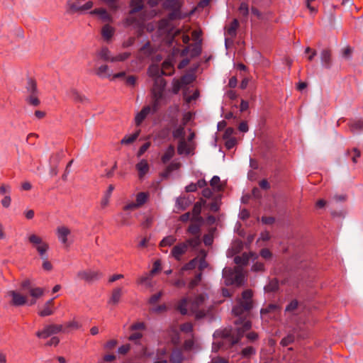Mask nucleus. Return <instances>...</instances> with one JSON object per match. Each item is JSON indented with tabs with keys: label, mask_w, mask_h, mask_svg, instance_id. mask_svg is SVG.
<instances>
[{
	"label": "nucleus",
	"mask_w": 363,
	"mask_h": 363,
	"mask_svg": "<svg viewBox=\"0 0 363 363\" xmlns=\"http://www.w3.org/2000/svg\"><path fill=\"white\" fill-rule=\"evenodd\" d=\"M210 3V0H201L197 6L191 9L190 12L182 11V4L179 0H166L164 6L169 11L167 14L169 21L182 20L188 16H192L196 13L206 16L207 12L204 11Z\"/></svg>",
	"instance_id": "obj_1"
},
{
	"label": "nucleus",
	"mask_w": 363,
	"mask_h": 363,
	"mask_svg": "<svg viewBox=\"0 0 363 363\" xmlns=\"http://www.w3.org/2000/svg\"><path fill=\"white\" fill-rule=\"evenodd\" d=\"M235 323L236 325L241 324V326H238L235 329L225 328L221 331H216L214 335L220 336L223 339V341L229 342L230 346L235 345L243 337L245 333L249 330L252 326L250 320H244L242 323L240 318L235 320Z\"/></svg>",
	"instance_id": "obj_2"
},
{
	"label": "nucleus",
	"mask_w": 363,
	"mask_h": 363,
	"mask_svg": "<svg viewBox=\"0 0 363 363\" xmlns=\"http://www.w3.org/2000/svg\"><path fill=\"white\" fill-rule=\"evenodd\" d=\"M158 32L160 35L165 34L163 38V40L166 41L167 43L169 45H172L174 43L178 44L177 40L176 39L177 36L181 35L183 43L188 44L190 38L187 34L182 33V31L179 29H174L173 27L174 24H157Z\"/></svg>",
	"instance_id": "obj_3"
},
{
	"label": "nucleus",
	"mask_w": 363,
	"mask_h": 363,
	"mask_svg": "<svg viewBox=\"0 0 363 363\" xmlns=\"http://www.w3.org/2000/svg\"><path fill=\"white\" fill-rule=\"evenodd\" d=\"M252 292L250 289L245 290L242 293V298L237 305L233 308V313L236 316H240L247 313L252 308Z\"/></svg>",
	"instance_id": "obj_4"
},
{
	"label": "nucleus",
	"mask_w": 363,
	"mask_h": 363,
	"mask_svg": "<svg viewBox=\"0 0 363 363\" xmlns=\"http://www.w3.org/2000/svg\"><path fill=\"white\" fill-rule=\"evenodd\" d=\"M208 298L206 294H201L196 296L189 303V309L195 315L196 319H201L206 316V310L205 308V302Z\"/></svg>",
	"instance_id": "obj_5"
},
{
	"label": "nucleus",
	"mask_w": 363,
	"mask_h": 363,
	"mask_svg": "<svg viewBox=\"0 0 363 363\" xmlns=\"http://www.w3.org/2000/svg\"><path fill=\"white\" fill-rule=\"evenodd\" d=\"M26 89L28 94L26 99L27 103L33 106H38L40 104V100L38 99L39 92L35 80L33 78H28Z\"/></svg>",
	"instance_id": "obj_6"
},
{
	"label": "nucleus",
	"mask_w": 363,
	"mask_h": 363,
	"mask_svg": "<svg viewBox=\"0 0 363 363\" xmlns=\"http://www.w3.org/2000/svg\"><path fill=\"white\" fill-rule=\"evenodd\" d=\"M62 325H48L43 330L36 333V336L39 338L45 339L52 335L57 334L62 330Z\"/></svg>",
	"instance_id": "obj_7"
},
{
	"label": "nucleus",
	"mask_w": 363,
	"mask_h": 363,
	"mask_svg": "<svg viewBox=\"0 0 363 363\" xmlns=\"http://www.w3.org/2000/svg\"><path fill=\"white\" fill-rule=\"evenodd\" d=\"M77 277L88 282L100 279L102 277V273L99 271L83 270L77 273Z\"/></svg>",
	"instance_id": "obj_8"
},
{
	"label": "nucleus",
	"mask_w": 363,
	"mask_h": 363,
	"mask_svg": "<svg viewBox=\"0 0 363 363\" xmlns=\"http://www.w3.org/2000/svg\"><path fill=\"white\" fill-rule=\"evenodd\" d=\"M21 291H9L8 295L11 297V305L14 306H21L27 303V296L23 294Z\"/></svg>",
	"instance_id": "obj_9"
},
{
	"label": "nucleus",
	"mask_w": 363,
	"mask_h": 363,
	"mask_svg": "<svg viewBox=\"0 0 363 363\" xmlns=\"http://www.w3.org/2000/svg\"><path fill=\"white\" fill-rule=\"evenodd\" d=\"M240 24H230L228 26L224 27L225 30V45L228 43H233V40L237 35V30L239 28Z\"/></svg>",
	"instance_id": "obj_10"
},
{
	"label": "nucleus",
	"mask_w": 363,
	"mask_h": 363,
	"mask_svg": "<svg viewBox=\"0 0 363 363\" xmlns=\"http://www.w3.org/2000/svg\"><path fill=\"white\" fill-rule=\"evenodd\" d=\"M201 40H199V42H195L194 44L186 47L182 50V55H186L189 52L191 57H196L201 55Z\"/></svg>",
	"instance_id": "obj_11"
},
{
	"label": "nucleus",
	"mask_w": 363,
	"mask_h": 363,
	"mask_svg": "<svg viewBox=\"0 0 363 363\" xmlns=\"http://www.w3.org/2000/svg\"><path fill=\"white\" fill-rule=\"evenodd\" d=\"M187 250L188 244L183 242L175 245L172 248L171 254L177 260H179L181 257L187 251Z\"/></svg>",
	"instance_id": "obj_12"
},
{
	"label": "nucleus",
	"mask_w": 363,
	"mask_h": 363,
	"mask_svg": "<svg viewBox=\"0 0 363 363\" xmlns=\"http://www.w3.org/2000/svg\"><path fill=\"white\" fill-rule=\"evenodd\" d=\"M320 60L323 67L325 69H330L332 67L331 51L329 49H323L320 52Z\"/></svg>",
	"instance_id": "obj_13"
},
{
	"label": "nucleus",
	"mask_w": 363,
	"mask_h": 363,
	"mask_svg": "<svg viewBox=\"0 0 363 363\" xmlns=\"http://www.w3.org/2000/svg\"><path fill=\"white\" fill-rule=\"evenodd\" d=\"M135 169L138 172V177L140 179H143L145 174L149 172L150 165L146 160H141L135 165Z\"/></svg>",
	"instance_id": "obj_14"
},
{
	"label": "nucleus",
	"mask_w": 363,
	"mask_h": 363,
	"mask_svg": "<svg viewBox=\"0 0 363 363\" xmlns=\"http://www.w3.org/2000/svg\"><path fill=\"white\" fill-rule=\"evenodd\" d=\"M68 96L76 103L84 104L88 101L86 97L80 94L77 89H71L67 92Z\"/></svg>",
	"instance_id": "obj_15"
},
{
	"label": "nucleus",
	"mask_w": 363,
	"mask_h": 363,
	"mask_svg": "<svg viewBox=\"0 0 363 363\" xmlns=\"http://www.w3.org/2000/svg\"><path fill=\"white\" fill-rule=\"evenodd\" d=\"M57 233L59 240L66 247H69L67 236L70 234V230L67 227L62 226L57 228Z\"/></svg>",
	"instance_id": "obj_16"
},
{
	"label": "nucleus",
	"mask_w": 363,
	"mask_h": 363,
	"mask_svg": "<svg viewBox=\"0 0 363 363\" xmlns=\"http://www.w3.org/2000/svg\"><path fill=\"white\" fill-rule=\"evenodd\" d=\"M204 203L205 201L201 199L200 201H198L194 204L192 210L193 218H191V220L200 222L203 220V218L200 216V214L201 212L202 206Z\"/></svg>",
	"instance_id": "obj_17"
},
{
	"label": "nucleus",
	"mask_w": 363,
	"mask_h": 363,
	"mask_svg": "<svg viewBox=\"0 0 363 363\" xmlns=\"http://www.w3.org/2000/svg\"><path fill=\"white\" fill-rule=\"evenodd\" d=\"M151 113L150 106H144L142 110L137 113L135 118V122L136 125H140L143 121L145 119L149 113Z\"/></svg>",
	"instance_id": "obj_18"
},
{
	"label": "nucleus",
	"mask_w": 363,
	"mask_h": 363,
	"mask_svg": "<svg viewBox=\"0 0 363 363\" xmlns=\"http://www.w3.org/2000/svg\"><path fill=\"white\" fill-rule=\"evenodd\" d=\"M236 271H233L230 268H225L223 270V277L226 286L233 285L234 274Z\"/></svg>",
	"instance_id": "obj_19"
},
{
	"label": "nucleus",
	"mask_w": 363,
	"mask_h": 363,
	"mask_svg": "<svg viewBox=\"0 0 363 363\" xmlns=\"http://www.w3.org/2000/svg\"><path fill=\"white\" fill-rule=\"evenodd\" d=\"M96 55L103 61L113 62L112 61L113 56L111 55V51L107 47H102L101 49L98 51Z\"/></svg>",
	"instance_id": "obj_20"
},
{
	"label": "nucleus",
	"mask_w": 363,
	"mask_h": 363,
	"mask_svg": "<svg viewBox=\"0 0 363 363\" xmlns=\"http://www.w3.org/2000/svg\"><path fill=\"white\" fill-rule=\"evenodd\" d=\"M122 296V288H115L112 291L111 296L110 297L109 300L108 301V304L112 305H117Z\"/></svg>",
	"instance_id": "obj_21"
},
{
	"label": "nucleus",
	"mask_w": 363,
	"mask_h": 363,
	"mask_svg": "<svg viewBox=\"0 0 363 363\" xmlns=\"http://www.w3.org/2000/svg\"><path fill=\"white\" fill-rule=\"evenodd\" d=\"M54 298L48 300L44 305L43 308L39 311V315L42 317L48 316L53 313L52 305Z\"/></svg>",
	"instance_id": "obj_22"
},
{
	"label": "nucleus",
	"mask_w": 363,
	"mask_h": 363,
	"mask_svg": "<svg viewBox=\"0 0 363 363\" xmlns=\"http://www.w3.org/2000/svg\"><path fill=\"white\" fill-rule=\"evenodd\" d=\"M114 33V28L110 24H104L101 28V35L104 40L109 41Z\"/></svg>",
	"instance_id": "obj_23"
},
{
	"label": "nucleus",
	"mask_w": 363,
	"mask_h": 363,
	"mask_svg": "<svg viewBox=\"0 0 363 363\" xmlns=\"http://www.w3.org/2000/svg\"><path fill=\"white\" fill-rule=\"evenodd\" d=\"M95 74L101 78H111V74L109 73V67L106 65H103L95 69Z\"/></svg>",
	"instance_id": "obj_24"
},
{
	"label": "nucleus",
	"mask_w": 363,
	"mask_h": 363,
	"mask_svg": "<svg viewBox=\"0 0 363 363\" xmlns=\"http://www.w3.org/2000/svg\"><path fill=\"white\" fill-rule=\"evenodd\" d=\"M28 293L33 298L29 303V305L31 306V305H33L35 303V302H36L35 298H38L43 295V289L40 287L32 288V289H30V291H28Z\"/></svg>",
	"instance_id": "obj_25"
},
{
	"label": "nucleus",
	"mask_w": 363,
	"mask_h": 363,
	"mask_svg": "<svg viewBox=\"0 0 363 363\" xmlns=\"http://www.w3.org/2000/svg\"><path fill=\"white\" fill-rule=\"evenodd\" d=\"M188 306H189V298L184 297L182 298L177 306V309L180 312L182 315L187 314L188 311Z\"/></svg>",
	"instance_id": "obj_26"
},
{
	"label": "nucleus",
	"mask_w": 363,
	"mask_h": 363,
	"mask_svg": "<svg viewBox=\"0 0 363 363\" xmlns=\"http://www.w3.org/2000/svg\"><path fill=\"white\" fill-rule=\"evenodd\" d=\"M175 150L172 145H170L162 156V162L164 164L167 163L174 155Z\"/></svg>",
	"instance_id": "obj_27"
},
{
	"label": "nucleus",
	"mask_w": 363,
	"mask_h": 363,
	"mask_svg": "<svg viewBox=\"0 0 363 363\" xmlns=\"http://www.w3.org/2000/svg\"><path fill=\"white\" fill-rule=\"evenodd\" d=\"M148 74L150 77L154 79L161 77L162 74H164L162 69H161L157 65H152L149 67Z\"/></svg>",
	"instance_id": "obj_28"
},
{
	"label": "nucleus",
	"mask_w": 363,
	"mask_h": 363,
	"mask_svg": "<svg viewBox=\"0 0 363 363\" xmlns=\"http://www.w3.org/2000/svg\"><path fill=\"white\" fill-rule=\"evenodd\" d=\"M130 7L131 14H133L141 11L144 7V0H131Z\"/></svg>",
	"instance_id": "obj_29"
},
{
	"label": "nucleus",
	"mask_w": 363,
	"mask_h": 363,
	"mask_svg": "<svg viewBox=\"0 0 363 363\" xmlns=\"http://www.w3.org/2000/svg\"><path fill=\"white\" fill-rule=\"evenodd\" d=\"M140 133V130H138L135 133L130 135H125L121 141L122 145H130L136 140Z\"/></svg>",
	"instance_id": "obj_30"
},
{
	"label": "nucleus",
	"mask_w": 363,
	"mask_h": 363,
	"mask_svg": "<svg viewBox=\"0 0 363 363\" xmlns=\"http://www.w3.org/2000/svg\"><path fill=\"white\" fill-rule=\"evenodd\" d=\"M114 189V186L112 184H110L108 187V189L104 195V196L102 198L101 201V206L102 208H105L107 206L109 202L110 197L111 196V194Z\"/></svg>",
	"instance_id": "obj_31"
},
{
	"label": "nucleus",
	"mask_w": 363,
	"mask_h": 363,
	"mask_svg": "<svg viewBox=\"0 0 363 363\" xmlns=\"http://www.w3.org/2000/svg\"><path fill=\"white\" fill-rule=\"evenodd\" d=\"M149 197V194L147 192H140L136 195V203L137 205L140 207L143 205H144Z\"/></svg>",
	"instance_id": "obj_32"
},
{
	"label": "nucleus",
	"mask_w": 363,
	"mask_h": 363,
	"mask_svg": "<svg viewBox=\"0 0 363 363\" xmlns=\"http://www.w3.org/2000/svg\"><path fill=\"white\" fill-rule=\"evenodd\" d=\"M183 360V354L179 350H174L170 356V363H182Z\"/></svg>",
	"instance_id": "obj_33"
},
{
	"label": "nucleus",
	"mask_w": 363,
	"mask_h": 363,
	"mask_svg": "<svg viewBox=\"0 0 363 363\" xmlns=\"http://www.w3.org/2000/svg\"><path fill=\"white\" fill-rule=\"evenodd\" d=\"M220 177L218 176H213L210 181V185L215 191H220L223 189V188L220 184Z\"/></svg>",
	"instance_id": "obj_34"
},
{
	"label": "nucleus",
	"mask_w": 363,
	"mask_h": 363,
	"mask_svg": "<svg viewBox=\"0 0 363 363\" xmlns=\"http://www.w3.org/2000/svg\"><path fill=\"white\" fill-rule=\"evenodd\" d=\"M298 306H299V302L296 299H293L286 306L285 312L290 313H294V312L298 309Z\"/></svg>",
	"instance_id": "obj_35"
},
{
	"label": "nucleus",
	"mask_w": 363,
	"mask_h": 363,
	"mask_svg": "<svg viewBox=\"0 0 363 363\" xmlns=\"http://www.w3.org/2000/svg\"><path fill=\"white\" fill-rule=\"evenodd\" d=\"M166 86V81L162 77H156L154 79V84L152 89H157V90L159 89H161V90L164 91V88Z\"/></svg>",
	"instance_id": "obj_36"
},
{
	"label": "nucleus",
	"mask_w": 363,
	"mask_h": 363,
	"mask_svg": "<svg viewBox=\"0 0 363 363\" xmlns=\"http://www.w3.org/2000/svg\"><path fill=\"white\" fill-rule=\"evenodd\" d=\"M29 242L36 248V246H40L42 244H46L43 242L42 238L35 234H32L28 237Z\"/></svg>",
	"instance_id": "obj_37"
},
{
	"label": "nucleus",
	"mask_w": 363,
	"mask_h": 363,
	"mask_svg": "<svg viewBox=\"0 0 363 363\" xmlns=\"http://www.w3.org/2000/svg\"><path fill=\"white\" fill-rule=\"evenodd\" d=\"M29 242L36 248V246H40L42 244H46L43 242L42 238L35 234H32L28 237Z\"/></svg>",
	"instance_id": "obj_38"
},
{
	"label": "nucleus",
	"mask_w": 363,
	"mask_h": 363,
	"mask_svg": "<svg viewBox=\"0 0 363 363\" xmlns=\"http://www.w3.org/2000/svg\"><path fill=\"white\" fill-rule=\"evenodd\" d=\"M29 242L36 248V246H40L42 244H46L43 242L42 238L35 234H32L28 237Z\"/></svg>",
	"instance_id": "obj_39"
},
{
	"label": "nucleus",
	"mask_w": 363,
	"mask_h": 363,
	"mask_svg": "<svg viewBox=\"0 0 363 363\" xmlns=\"http://www.w3.org/2000/svg\"><path fill=\"white\" fill-rule=\"evenodd\" d=\"M172 136L175 139L184 140L185 131L184 128L183 126H179L177 128L172 132Z\"/></svg>",
	"instance_id": "obj_40"
},
{
	"label": "nucleus",
	"mask_w": 363,
	"mask_h": 363,
	"mask_svg": "<svg viewBox=\"0 0 363 363\" xmlns=\"http://www.w3.org/2000/svg\"><path fill=\"white\" fill-rule=\"evenodd\" d=\"M350 128L352 131H359L363 130V119L350 122Z\"/></svg>",
	"instance_id": "obj_41"
},
{
	"label": "nucleus",
	"mask_w": 363,
	"mask_h": 363,
	"mask_svg": "<svg viewBox=\"0 0 363 363\" xmlns=\"http://www.w3.org/2000/svg\"><path fill=\"white\" fill-rule=\"evenodd\" d=\"M255 353L256 350L252 346L247 347L241 351V355L244 358H250L252 355L255 354Z\"/></svg>",
	"instance_id": "obj_42"
},
{
	"label": "nucleus",
	"mask_w": 363,
	"mask_h": 363,
	"mask_svg": "<svg viewBox=\"0 0 363 363\" xmlns=\"http://www.w3.org/2000/svg\"><path fill=\"white\" fill-rule=\"evenodd\" d=\"M220 196H217L215 197L214 201L211 202L209 205V209L213 212H218L220 209Z\"/></svg>",
	"instance_id": "obj_43"
},
{
	"label": "nucleus",
	"mask_w": 363,
	"mask_h": 363,
	"mask_svg": "<svg viewBox=\"0 0 363 363\" xmlns=\"http://www.w3.org/2000/svg\"><path fill=\"white\" fill-rule=\"evenodd\" d=\"M187 233L194 236H200V225L198 224H191L187 229Z\"/></svg>",
	"instance_id": "obj_44"
},
{
	"label": "nucleus",
	"mask_w": 363,
	"mask_h": 363,
	"mask_svg": "<svg viewBox=\"0 0 363 363\" xmlns=\"http://www.w3.org/2000/svg\"><path fill=\"white\" fill-rule=\"evenodd\" d=\"M191 203V201L189 199L186 198H179L177 200V203L179 208L182 211L186 209V208Z\"/></svg>",
	"instance_id": "obj_45"
},
{
	"label": "nucleus",
	"mask_w": 363,
	"mask_h": 363,
	"mask_svg": "<svg viewBox=\"0 0 363 363\" xmlns=\"http://www.w3.org/2000/svg\"><path fill=\"white\" fill-rule=\"evenodd\" d=\"M175 242H176V238L172 235H169V236L164 238L161 240L160 245L161 247L171 246Z\"/></svg>",
	"instance_id": "obj_46"
},
{
	"label": "nucleus",
	"mask_w": 363,
	"mask_h": 363,
	"mask_svg": "<svg viewBox=\"0 0 363 363\" xmlns=\"http://www.w3.org/2000/svg\"><path fill=\"white\" fill-rule=\"evenodd\" d=\"M184 242L188 244V247H191L195 248L201 244L200 236H194V238L187 239Z\"/></svg>",
	"instance_id": "obj_47"
},
{
	"label": "nucleus",
	"mask_w": 363,
	"mask_h": 363,
	"mask_svg": "<svg viewBox=\"0 0 363 363\" xmlns=\"http://www.w3.org/2000/svg\"><path fill=\"white\" fill-rule=\"evenodd\" d=\"M244 275L241 272H235L233 278V284L241 286L244 283Z\"/></svg>",
	"instance_id": "obj_48"
},
{
	"label": "nucleus",
	"mask_w": 363,
	"mask_h": 363,
	"mask_svg": "<svg viewBox=\"0 0 363 363\" xmlns=\"http://www.w3.org/2000/svg\"><path fill=\"white\" fill-rule=\"evenodd\" d=\"M239 14L245 17L249 14V6L245 1L240 3L238 7Z\"/></svg>",
	"instance_id": "obj_49"
},
{
	"label": "nucleus",
	"mask_w": 363,
	"mask_h": 363,
	"mask_svg": "<svg viewBox=\"0 0 363 363\" xmlns=\"http://www.w3.org/2000/svg\"><path fill=\"white\" fill-rule=\"evenodd\" d=\"M94 13L98 15L101 20H108L110 16L104 9H97L93 11Z\"/></svg>",
	"instance_id": "obj_50"
},
{
	"label": "nucleus",
	"mask_w": 363,
	"mask_h": 363,
	"mask_svg": "<svg viewBox=\"0 0 363 363\" xmlns=\"http://www.w3.org/2000/svg\"><path fill=\"white\" fill-rule=\"evenodd\" d=\"M48 249H49V245L47 243L42 244L40 246H36V250L39 253L41 259H45V257H48L45 255V254H46L47 251L48 250Z\"/></svg>",
	"instance_id": "obj_51"
},
{
	"label": "nucleus",
	"mask_w": 363,
	"mask_h": 363,
	"mask_svg": "<svg viewBox=\"0 0 363 363\" xmlns=\"http://www.w3.org/2000/svg\"><path fill=\"white\" fill-rule=\"evenodd\" d=\"M198 265V257H195L190 260L188 263L185 264L183 267L182 270L187 271V270H191L196 268V267Z\"/></svg>",
	"instance_id": "obj_52"
},
{
	"label": "nucleus",
	"mask_w": 363,
	"mask_h": 363,
	"mask_svg": "<svg viewBox=\"0 0 363 363\" xmlns=\"http://www.w3.org/2000/svg\"><path fill=\"white\" fill-rule=\"evenodd\" d=\"M248 261V257L245 255H242V256H235L234 258V262L237 264L246 265L247 264Z\"/></svg>",
	"instance_id": "obj_53"
},
{
	"label": "nucleus",
	"mask_w": 363,
	"mask_h": 363,
	"mask_svg": "<svg viewBox=\"0 0 363 363\" xmlns=\"http://www.w3.org/2000/svg\"><path fill=\"white\" fill-rule=\"evenodd\" d=\"M201 278H202V272L197 273L195 275L194 278L190 281L189 286V288L194 289V287L198 286L201 280Z\"/></svg>",
	"instance_id": "obj_54"
},
{
	"label": "nucleus",
	"mask_w": 363,
	"mask_h": 363,
	"mask_svg": "<svg viewBox=\"0 0 363 363\" xmlns=\"http://www.w3.org/2000/svg\"><path fill=\"white\" fill-rule=\"evenodd\" d=\"M295 338L294 335L289 334L281 339L280 344L283 347H286L294 342Z\"/></svg>",
	"instance_id": "obj_55"
},
{
	"label": "nucleus",
	"mask_w": 363,
	"mask_h": 363,
	"mask_svg": "<svg viewBox=\"0 0 363 363\" xmlns=\"http://www.w3.org/2000/svg\"><path fill=\"white\" fill-rule=\"evenodd\" d=\"M130 52H125L123 53H120L116 56H113V58L112 59V61L113 62H123L125 60H127L130 57Z\"/></svg>",
	"instance_id": "obj_56"
},
{
	"label": "nucleus",
	"mask_w": 363,
	"mask_h": 363,
	"mask_svg": "<svg viewBox=\"0 0 363 363\" xmlns=\"http://www.w3.org/2000/svg\"><path fill=\"white\" fill-rule=\"evenodd\" d=\"M180 330L185 333H192L193 324L189 322L184 323L180 325Z\"/></svg>",
	"instance_id": "obj_57"
},
{
	"label": "nucleus",
	"mask_w": 363,
	"mask_h": 363,
	"mask_svg": "<svg viewBox=\"0 0 363 363\" xmlns=\"http://www.w3.org/2000/svg\"><path fill=\"white\" fill-rule=\"evenodd\" d=\"M193 336V334L191 335ZM194 337H191L190 339H187L184 341L183 345V348L184 350L190 351L194 348Z\"/></svg>",
	"instance_id": "obj_58"
},
{
	"label": "nucleus",
	"mask_w": 363,
	"mask_h": 363,
	"mask_svg": "<svg viewBox=\"0 0 363 363\" xmlns=\"http://www.w3.org/2000/svg\"><path fill=\"white\" fill-rule=\"evenodd\" d=\"M163 92L164 91L161 90V89H159L158 90L157 89H152L153 99L156 101H161L163 98Z\"/></svg>",
	"instance_id": "obj_59"
},
{
	"label": "nucleus",
	"mask_w": 363,
	"mask_h": 363,
	"mask_svg": "<svg viewBox=\"0 0 363 363\" xmlns=\"http://www.w3.org/2000/svg\"><path fill=\"white\" fill-rule=\"evenodd\" d=\"M194 80V78L193 75L186 74V75L182 76L179 81L184 86V85H188V84H191V82H193Z\"/></svg>",
	"instance_id": "obj_60"
},
{
	"label": "nucleus",
	"mask_w": 363,
	"mask_h": 363,
	"mask_svg": "<svg viewBox=\"0 0 363 363\" xmlns=\"http://www.w3.org/2000/svg\"><path fill=\"white\" fill-rule=\"evenodd\" d=\"M145 324L143 322H137L135 323H133L130 325V330H145Z\"/></svg>",
	"instance_id": "obj_61"
},
{
	"label": "nucleus",
	"mask_w": 363,
	"mask_h": 363,
	"mask_svg": "<svg viewBox=\"0 0 363 363\" xmlns=\"http://www.w3.org/2000/svg\"><path fill=\"white\" fill-rule=\"evenodd\" d=\"M251 15L257 17V18L258 20H260V21L265 20L264 15L262 12H260L257 9H256L255 7H252V9H251Z\"/></svg>",
	"instance_id": "obj_62"
},
{
	"label": "nucleus",
	"mask_w": 363,
	"mask_h": 363,
	"mask_svg": "<svg viewBox=\"0 0 363 363\" xmlns=\"http://www.w3.org/2000/svg\"><path fill=\"white\" fill-rule=\"evenodd\" d=\"M30 289H32V287L30 286V281L28 279L22 281L20 289L21 292H28Z\"/></svg>",
	"instance_id": "obj_63"
},
{
	"label": "nucleus",
	"mask_w": 363,
	"mask_h": 363,
	"mask_svg": "<svg viewBox=\"0 0 363 363\" xmlns=\"http://www.w3.org/2000/svg\"><path fill=\"white\" fill-rule=\"evenodd\" d=\"M198 265L200 272L208 267V264L206 261L205 256L201 257L199 259H198Z\"/></svg>",
	"instance_id": "obj_64"
}]
</instances>
